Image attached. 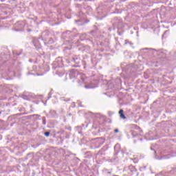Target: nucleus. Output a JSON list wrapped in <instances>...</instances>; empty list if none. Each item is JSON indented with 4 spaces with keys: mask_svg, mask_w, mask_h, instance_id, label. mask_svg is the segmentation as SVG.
Segmentation results:
<instances>
[{
    "mask_svg": "<svg viewBox=\"0 0 176 176\" xmlns=\"http://www.w3.org/2000/svg\"><path fill=\"white\" fill-rule=\"evenodd\" d=\"M64 67V63H63V58L58 57L52 64L53 69H57L59 68H63Z\"/></svg>",
    "mask_w": 176,
    "mask_h": 176,
    "instance_id": "nucleus-1",
    "label": "nucleus"
},
{
    "mask_svg": "<svg viewBox=\"0 0 176 176\" xmlns=\"http://www.w3.org/2000/svg\"><path fill=\"white\" fill-rule=\"evenodd\" d=\"M69 76L70 79H75L76 82H78V80H76V78L77 76H80V73H79L78 70L72 69L70 70Z\"/></svg>",
    "mask_w": 176,
    "mask_h": 176,
    "instance_id": "nucleus-2",
    "label": "nucleus"
},
{
    "mask_svg": "<svg viewBox=\"0 0 176 176\" xmlns=\"http://www.w3.org/2000/svg\"><path fill=\"white\" fill-rule=\"evenodd\" d=\"M69 60L70 61H72L73 63H75L76 64L73 65L72 67H74L75 68L79 67V64H80V58L76 56H72L69 57Z\"/></svg>",
    "mask_w": 176,
    "mask_h": 176,
    "instance_id": "nucleus-3",
    "label": "nucleus"
},
{
    "mask_svg": "<svg viewBox=\"0 0 176 176\" xmlns=\"http://www.w3.org/2000/svg\"><path fill=\"white\" fill-rule=\"evenodd\" d=\"M105 151H107V148H105V147L102 148L98 152V153H96V159L97 158L100 159V157H102L103 156H105Z\"/></svg>",
    "mask_w": 176,
    "mask_h": 176,
    "instance_id": "nucleus-4",
    "label": "nucleus"
},
{
    "mask_svg": "<svg viewBox=\"0 0 176 176\" xmlns=\"http://www.w3.org/2000/svg\"><path fill=\"white\" fill-rule=\"evenodd\" d=\"M24 23L23 22H21V21H19V22H17L16 24H15V28L16 31H23V30H24Z\"/></svg>",
    "mask_w": 176,
    "mask_h": 176,
    "instance_id": "nucleus-5",
    "label": "nucleus"
},
{
    "mask_svg": "<svg viewBox=\"0 0 176 176\" xmlns=\"http://www.w3.org/2000/svg\"><path fill=\"white\" fill-rule=\"evenodd\" d=\"M72 35V32L67 30L66 32H64L62 34V38H63V39H69V38H71Z\"/></svg>",
    "mask_w": 176,
    "mask_h": 176,
    "instance_id": "nucleus-6",
    "label": "nucleus"
},
{
    "mask_svg": "<svg viewBox=\"0 0 176 176\" xmlns=\"http://www.w3.org/2000/svg\"><path fill=\"white\" fill-rule=\"evenodd\" d=\"M128 173H129V174H131V175H133V174H134V173H137V168H135V166H134L133 165H130L128 167Z\"/></svg>",
    "mask_w": 176,
    "mask_h": 176,
    "instance_id": "nucleus-7",
    "label": "nucleus"
},
{
    "mask_svg": "<svg viewBox=\"0 0 176 176\" xmlns=\"http://www.w3.org/2000/svg\"><path fill=\"white\" fill-rule=\"evenodd\" d=\"M32 43L36 49H41V43H39V40H38V38H32Z\"/></svg>",
    "mask_w": 176,
    "mask_h": 176,
    "instance_id": "nucleus-8",
    "label": "nucleus"
},
{
    "mask_svg": "<svg viewBox=\"0 0 176 176\" xmlns=\"http://www.w3.org/2000/svg\"><path fill=\"white\" fill-rule=\"evenodd\" d=\"M49 35H50V32H49L48 30H45L41 34V36L44 38L45 41L49 38Z\"/></svg>",
    "mask_w": 176,
    "mask_h": 176,
    "instance_id": "nucleus-9",
    "label": "nucleus"
},
{
    "mask_svg": "<svg viewBox=\"0 0 176 176\" xmlns=\"http://www.w3.org/2000/svg\"><path fill=\"white\" fill-rule=\"evenodd\" d=\"M96 140H98V142H99V146L96 148H100V146H101V145H103L104 142H105V139L102 138H98Z\"/></svg>",
    "mask_w": 176,
    "mask_h": 176,
    "instance_id": "nucleus-10",
    "label": "nucleus"
},
{
    "mask_svg": "<svg viewBox=\"0 0 176 176\" xmlns=\"http://www.w3.org/2000/svg\"><path fill=\"white\" fill-rule=\"evenodd\" d=\"M56 75H58L59 76H63V75H64L65 72L64 70L62 69H57L56 72Z\"/></svg>",
    "mask_w": 176,
    "mask_h": 176,
    "instance_id": "nucleus-11",
    "label": "nucleus"
},
{
    "mask_svg": "<svg viewBox=\"0 0 176 176\" xmlns=\"http://www.w3.org/2000/svg\"><path fill=\"white\" fill-rule=\"evenodd\" d=\"M129 69L131 72H135L137 71V69L135 68V65L131 64L129 66Z\"/></svg>",
    "mask_w": 176,
    "mask_h": 176,
    "instance_id": "nucleus-12",
    "label": "nucleus"
},
{
    "mask_svg": "<svg viewBox=\"0 0 176 176\" xmlns=\"http://www.w3.org/2000/svg\"><path fill=\"white\" fill-rule=\"evenodd\" d=\"M130 134L132 135L133 138H134L138 135V133H137V131H135L134 130L130 131Z\"/></svg>",
    "mask_w": 176,
    "mask_h": 176,
    "instance_id": "nucleus-13",
    "label": "nucleus"
},
{
    "mask_svg": "<svg viewBox=\"0 0 176 176\" xmlns=\"http://www.w3.org/2000/svg\"><path fill=\"white\" fill-rule=\"evenodd\" d=\"M123 109H120L119 111V114H120V116L121 118V119H126V116H124V113H123Z\"/></svg>",
    "mask_w": 176,
    "mask_h": 176,
    "instance_id": "nucleus-14",
    "label": "nucleus"
},
{
    "mask_svg": "<svg viewBox=\"0 0 176 176\" xmlns=\"http://www.w3.org/2000/svg\"><path fill=\"white\" fill-rule=\"evenodd\" d=\"M45 41H47L50 45H52V43H54V40H53L52 37H48Z\"/></svg>",
    "mask_w": 176,
    "mask_h": 176,
    "instance_id": "nucleus-15",
    "label": "nucleus"
},
{
    "mask_svg": "<svg viewBox=\"0 0 176 176\" xmlns=\"http://www.w3.org/2000/svg\"><path fill=\"white\" fill-rule=\"evenodd\" d=\"M2 112H6V113H9V112H10V109H9L8 107H6L3 111H0V115L2 113Z\"/></svg>",
    "mask_w": 176,
    "mask_h": 176,
    "instance_id": "nucleus-16",
    "label": "nucleus"
},
{
    "mask_svg": "<svg viewBox=\"0 0 176 176\" xmlns=\"http://www.w3.org/2000/svg\"><path fill=\"white\" fill-rule=\"evenodd\" d=\"M80 41H85L86 39V34H82L80 36Z\"/></svg>",
    "mask_w": 176,
    "mask_h": 176,
    "instance_id": "nucleus-17",
    "label": "nucleus"
},
{
    "mask_svg": "<svg viewBox=\"0 0 176 176\" xmlns=\"http://www.w3.org/2000/svg\"><path fill=\"white\" fill-rule=\"evenodd\" d=\"M170 174H175L176 175V167L172 168V170L170 171Z\"/></svg>",
    "mask_w": 176,
    "mask_h": 176,
    "instance_id": "nucleus-18",
    "label": "nucleus"
},
{
    "mask_svg": "<svg viewBox=\"0 0 176 176\" xmlns=\"http://www.w3.org/2000/svg\"><path fill=\"white\" fill-rule=\"evenodd\" d=\"M42 123L44 126L46 125V117H42Z\"/></svg>",
    "mask_w": 176,
    "mask_h": 176,
    "instance_id": "nucleus-19",
    "label": "nucleus"
},
{
    "mask_svg": "<svg viewBox=\"0 0 176 176\" xmlns=\"http://www.w3.org/2000/svg\"><path fill=\"white\" fill-rule=\"evenodd\" d=\"M44 135L45 136V137H49V135H50V132H45L44 133Z\"/></svg>",
    "mask_w": 176,
    "mask_h": 176,
    "instance_id": "nucleus-20",
    "label": "nucleus"
},
{
    "mask_svg": "<svg viewBox=\"0 0 176 176\" xmlns=\"http://www.w3.org/2000/svg\"><path fill=\"white\" fill-rule=\"evenodd\" d=\"M22 98H23V100H28V97L25 95H22Z\"/></svg>",
    "mask_w": 176,
    "mask_h": 176,
    "instance_id": "nucleus-21",
    "label": "nucleus"
},
{
    "mask_svg": "<svg viewBox=\"0 0 176 176\" xmlns=\"http://www.w3.org/2000/svg\"><path fill=\"white\" fill-rule=\"evenodd\" d=\"M164 174H166V172H160V173L158 174V175H159V176H163V175H164Z\"/></svg>",
    "mask_w": 176,
    "mask_h": 176,
    "instance_id": "nucleus-22",
    "label": "nucleus"
},
{
    "mask_svg": "<svg viewBox=\"0 0 176 176\" xmlns=\"http://www.w3.org/2000/svg\"><path fill=\"white\" fill-rule=\"evenodd\" d=\"M108 115H109V116H112L113 115V113L112 112V111H109L108 112Z\"/></svg>",
    "mask_w": 176,
    "mask_h": 176,
    "instance_id": "nucleus-23",
    "label": "nucleus"
},
{
    "mask_svg": "<svg viewBox=\"0 0 176 176\" xmlns=\"http://www.w3.org/2000/svg\"><path fill=\"white\" fill-rule=\"evenodd\" d=\"M127 43H129L130 45H133V43H131L129 42V41L125 40L124 45H127Z\"/></svg>",
    "mask_w": 176,
    "mask_h": 176,
    "instance_id": "nucleus-24",
    "label": "nucleus"
},
{
    "mask_svg": "<svg viewBox=\"0 0 176 176\" xmlns=\"http://www.w3.org/2000/svg\"><path fill=\"white\" fill-rule=\"evenodd\" d=\"M136 129L138 130H139L140 133H142V131L141 128H140V126H136Z\"/></svg>",
    "mask_w": 176,
    "mask_h": 176,
    "instance_id": "nucleus-25",
    "label": "nucleus"
},
{
    "mask_svg": "<svg viewBox=\"0 0 176 176\" xmlns=\"http://www.w3.org/2000/svg\"><path fill=\"white\" fill-rule=\"evenodd\" d=\"M72 47H65V50H71Z\"/></svg>",
    "mask_w": 176,
    "mask_h": 176,
    "instance_id": "nucleus-26",
    "label": "nucleus"
},
{
    "mask_svg": "<svg viewBox=\"0 0 176 176\" xmlns=\"http://www.w3.org/2000/svg\"><path fill=\"white\" fill-rule=\"evenodd\" d=\"M111 172H107L105 175L109 176V175H111Z\"/></svg>",
    "mask_w": 176,
    "mask_h": 176,
    "instance_id": "nucleus-27",
    "label": "nucleus"
},
{
    "mask_svg": "<svg viewBox=\"0 0 176 176\" xmlns=\"http://www.w3.org/2000/svg\"><path fill=\"white\" fill-rule=\"evenodd\" d=\"M114 133H119V129H115V130H114Z\"/></svg>",
    "mask_w": 176,
    "mask_h": 176,
    "instance_id": "nucleus-28",
    "label": "nucleus"
},
{
    "mask_svg": "<svg viewBox=\"0 0 176 176\" xmlns=\"http://www.w3.org/2000/svg\"><path fill=\"white\" fill-rule=\"evenodd\" d=\"M32 31L31 29H28V32H31Z\"/></svg>",
    "mask_w": 176,
    "mask_h": 176,
    "instance_id": "nucleus-29",
    "label": "nucleus"
},
{
    "mask_svg": "<svg viewBox=\"0 0 176 176\" xmlns=\"http://www.w3.org/2000/svg\"><path fill=\"white\" fill-rule=\"evenodd\" d=\"M85 89H89V86H87V85H85Z\"/></svg>",
    "mask_w": 176,
    "mask_h": 176,
    "instance_id": "nucleus-30",
    "label": "nucleus"
},
{
    "mask_svg": "<svg viewBox=\"0 0 176 176\" xmlns=\"http://www.w3.org/2000/svg\"><path fill=\"white\" fill-rule=\"evenodd\" d=\"M89 113L91 114V115H93V113H91V112H89Z\"/></svg>",
    "mask_w": 176,
    "mask_h": 176,
    "instance_id": "nucleus-31",
    "label": "nucleus"
},
{
    "mask_svg": "<svg viewBox=\"0 0 176 176\" xmlns=\"http://www.w3.org/2000/svg\"><path fill=\"white\" fill-rule=\"evenodd\" d=\"M139 175V174H138V173L136 174V176H138Z\"/></svg>",
    "mask_w": 176,
    "mask_h": 176,
    "instance_id": "nucleus-32",
    "label": "nucleus"
},
{
    "mask_svg": "<svg viewBox=\"0 0 176 176\" xmlns=\"http://www.w3.org/2000/svg\"><path fill=\"white\" fill-rule=\"evenodd\" d=\"M17 56H20V54H18Z\"/></svg>",
    "mask_w": 176,
    "mask_h": 176,
    "instance_id": "nucleus-33",
    "label": "nucleus"
},
{
    "mask_svg": "<svg viewBox=\"0 0 176 176\" xmlns=\"http://www.w3.org/2000/svg\"><path fill=\"white\" fill-rule=\"evenodd\" d=\"M49 94L50 95V94H52V93H50V94Z\"/></svg>",
    "mask_w": 176,
    "mask_h": 176,
    "instance_id": "nucleus-34",
    "label": "nucleus"
},
{
    "mask_svg": "<svg viewBox=\"0 0 176 176\" xmlns=\"http://www.w3.org/2000/svg\"><path fill=\"white\" fill-rule=\"evenodd\" d=\"M77 42H79V40H78Z\"/></svg>",
    "mask_w": 176,
    "mask_h": 176,
    "instance_id": "nucleus-35",
    "label": "nucleus"
},
{
    "mask_svg": "<svg viewBox=\"0 0 176 176\" xmlns=\"http://www.w3.org/2000/svg\"><path fill=\"white\" fill-rule=\"evenodd\" d=\"M67 101H69V99H68Z\"/></svg>",
    "mask_w": 176,
    "mask_h": 176,
    "instance_id": "nucleus-36",
    "label": "nucleus"
}]
</instances>
